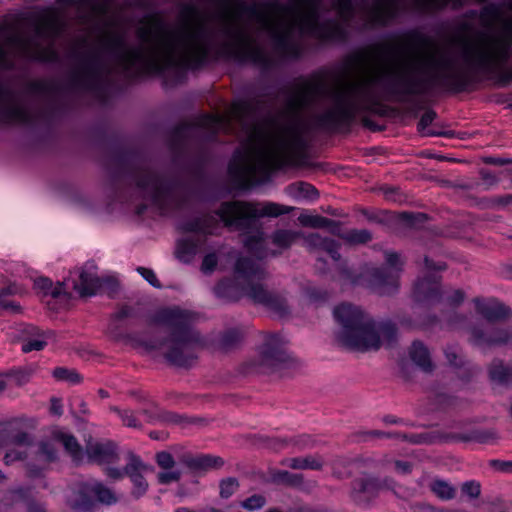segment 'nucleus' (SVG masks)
<instances>
[{"mask_svg":"<svg viewBox=\"0 0 512 512\" xmlns=\"http://www.w3.org/2000/svg\"><path fill=\"white\" fill-rule=\"evenodd\" d=\"M439 51L435 41L411 34L368 45L351 59L354 75L344 74L334 81V105L322 119L333 123L351 121L360 108L362 91L385 76L396 78L394 91L404 96L423 95L435 86L455 93L466 90L468 77L453 70L452 62L439 56Z\"/></svg>","mask_w":512,"mask_h":512,"instance_id":"obj_1","label":"nucleus"},{"mask_svg":"<svg viewBox=\"0 0 512 512\" xmlns=\"http://www.w3.org/2000/svg\"><path fill=\"white\" fill-rule=\"evenodd\" d=\"M180 24V50L176 54L173 33L164 27L161 17L158 14L143 17L136 30L143 45L123 51L117 57V64L124 71H129L141 63L143 72H161L170 67H199L210 54L209 46L200 38L206 24L204 14L194 5H186L180 11Z\"/></svg>","mask_w":512,"mask_h":512,"instance_id":"obj_2","label":"nucleus"},{"mask_svg":"<svg viewBox=\"0 0 512 512\" xmlns=\"http://www.w3.org/2000/svg\"><path fill=\"white\" fill-rule=\"evenodd\" d=\"M483 27L493 28L501 24L504 34H480L472 41L467 37H458L455 42L463 48V56L467 62L489 71H500L501 80L505 83L512 80V70L504 69L502 66L511 57L512 47V17L503 19L501 10L494 4L483 7L479 15Z\"/></svg>","mask_w":512,"mask_h":512,"instance_id":"obj_3","label":"nucleus"},{"mask_svg":"<svg viewBox=\"0 0 512 512\" xmlns=\"http://www.w3.org/2000/svg\"><path fill=\"white\" fill-rule=\"evenodd\" d=\"M107 178L114 188L129 189L159 208L178 203V182L150 162H111Z\"/></svg>","mask_w":512,"mask_h":512,"instance_id":"obj_4","label":"nucleus"},{"mask_svg":"<svg viewBox=\"0 0 512 512\" xmlns=\"http://www.w3.org/2000/svg\"><path fill=\"white\" fill-rule=\"evenodd\" d=\"M267 273L258 261L240 257L234 266L233 278L221 280L214 288L217 297L237 301L243 297L263 306L279 317L290 314V305L282 292L270 289L264 280Z\"/></svg>","mask_w":512,"mask_h":512,"instance_id":"obj_5","label":"nucleus"},{"mask_svg":"<svg viewBox=\"0 0 512 512\" xmlns=\"http://www.w3.org/2000/svg\"><path fill=\"white\" fill-rule=\"evenodd\" d=\"M197 315L179 307L165 308L155 315V322L169 330L165 340H139L147 351H159L172 365L188 367L197 358V351L204 346L201 335L193 328Z\"/></svg>","mask_w":512,"mask_h":512,"instance_id":"obj_6","label":"nucleus"},{"mask_svg":"<svg viewBox=\"0 0 512 512\" xmlns=\"http://www.w3.org/2000/svg\"><path fill=\"white\" fill-rule=\"evenodd\" d=\"M334 317L340 329L338 341L359 351L378 350L390 345L396 338V328L389 322H375L361 308L343 303L334 309Z\"/></svg>","mask_w":512,"mask_h":512,"instance_id":"obj_7","label":"nucleus"},{"mask_svg":"<svg viewBox=\"0 0 512 512\" xmlns=\"http://www.w3.org/2000/svg\"><path fill=\"white\" fill-rule=\"evenodd\" d=\"M304 148L301 131L296 125H281L269 116L253 124L246 139L251 160H287Z\"/></svg>","mask_w":512,"mask_h":512,"instance_id":"obj_8","label":"nucleus"},{"mask_svg":"<svg viewBox=\"0 0 512 512\" xmlns=\"http://www.w3.org/2000/svg\"><path fill=\"white\" fill-rule=\"evenodd\" d=\"M291 210L292 207L273 202H265L259 205L244 202H225L215 215L196 217L185 224V229L194 233L211 234L218 222L223 221L228 227L246 230L252 226L257 217H277L287 214Z\"/></svg>","mask_w":512,"mask_h":512,"instance_id":"obj_9","label":"nucleus"},{"mask_svg":"<svg viewBox=\"0 0 512 512\" xmlns=\"http://www.w3.org/2000/svg\"><path fill=\"white\" fill-rule=\"evenodd\" d=\"M229 175L239 188L269 180L278 171H307L347 175L346 167L333 162H229Z\"/></svg>","mask_w":512,"mask_h":512,"instance_id":"obj_10","label":"nucleus"},{"mask_svg":"<svg viewBox=\"0 0 512 512\" xmlns=\"http://www.w3.org/2000/svg\"><path fill=\"white\" fill-rule=\"evenodd\" d=\"M385 261L386 266L366 265L362 272L357 274L349 267L347 261L340 257L338 261H335L337 275L333 276V279L341 285L366 284L380 295H391L398 289L402 262L399 254L395 252H386Z\"/></svg>","mask_w":512,"mask_h":512,"instance_id":"obj_11","label":"nucleus"},{"mask_svg":"<svg viewBox=\"0 0 512 512\" xmlns=\"http://www.w3.org/2000/svg\"><path fill=\"white\" fill-rule=\"evenodd\" d=\"M254 112V106L250 101L239 100L232 102L223 113H207L198 116L191 123H181L175 127L172 138L178 140L190 135L195 129L203 128L212 133L223 131L231 133L232 121L241 122Z\"/></svg>","mask_w":512,"mask_h":512,"instance_id":"obj_12","label":"nucleus"},{"mask_svg":"<svg viewBox=\"0 0 512 512\" xmlns=\"http://www.w3.org/2000/svg\"><path fill=\"white\" fill-rule=\"evenodd\" d=\"M298 361L288 350V341L277 333H264L256 355L249 361L250 368L268 374L297 366Z\"/></svg>","mask_w":512,"mask_h":512,"instance_id":"obj_13","label":"nucleus"},{"mask_svg":"<svg viewBox=\"0 0 512 512\" xmlns=\"http://www.w3.org/2000/svg\"><path fill=\"white\" fill-rule=\"evenodd\" d=\"M323 0H293L288 6L287 21L291 30L297 26L301 29L321 30L323 38H334L341 36L343 30L336 22H325L319 24L320 5Z\"/></svg>","mask_w":512,"mask_h":512,"instance_id":"obj_14","label":"nucleus"},{"mask_svg":"<svg viewBox=\"0 0 512 512\" xmlns=\"http://www.w3.org/2000/svg\"><path fill=\"white\" fill-rule=\"evenodd\" d=\"M290 92L291 97L286 102L284 114L294 116L325 95L327 85L323 77L315 76L309 80L294 83Z\"/></svg>","mask_w":512,"mask_h":512,"instance_id":"obj_15","label":"nucleus"},{"mask_svg":"<svg viewBox=\"0 0 512 512\" xmlns=\"http://www.w3.org/2000/svg\"><path fill=\"white\" fill-rule=\"evenodd\" d=\"M225 34L232 38V42L226 43L225 48L237 59L250 60L256 64H266L268 57L256 44L255 40L243 29L226 30Z\"/></svg>","mask_w":512,"mask_h":512,"instance_id":"obj_16","label":"nucleus"},{"mask_svg":"<svg viewBox=\"0 0 512 512\" xmlns=\"http://www.w3.org/2000/svg\"><path fill=\"white\" fill-rule=\"evenodd\" d=\"M108 72V67L100 55L95 51H89L82 55L81 64L73 72L72 80L77 85L94 90L102 83Z\"/></svg>","mask_w":512,"mask_h":512,"instance_id":"obj_17","label":"nucleus"},{"mask_svg":"<svg viewBox=\"0 0 512 512\" xmlns=\"http://www.w3.org/2000/svg\"><path fill=\"white\" fill-rule=\"evenodd\" d=\"M469 341L479 348L508 346L512 348V328L505 326H473Z\"/></svg>","mask_w":512,"mask_h":512,"instance_id":"obj_18","label":"nucleus"},{"mask_svg":"<svg viewBox=\"0 0 512 512\" xmlns=\"http://www.w3.org/2000/svg\"><path fill=\"white\" fill-rule=\"evenodd\" d=\"M395 483L390 478L379 479L365 475L352 482L350 496L359 505H367L383 489H392Z\"/></svg>","mask_w":512,"mask_h":512,"instance_id":"obj_19","label":"nucleus"},{"mask_svg":"<svg viewBox=\"0 0 512 512\" xmlns=\"http://www.w3.org/2000/svg\"><path fill=\"white\" fill-rule=\"evenodd\" d=\"M8 42L16 47L25 58L48 63L57 62L59 59L58 52L52 44L42 46L37 42L18 35L10 37Z\"/></svg>","mask_w":512,"mask_h":512,"instance_id":"obj_20","label":"nucleus"},{"mask_svg":"<svg viewBox=\"0 0 512 512\" xmlns=\"http://www.w3.org/2000/svg\"><path fill=\"white\" fill-rule=\"evenodd\" d=\"M399 12L396 0H376L363 8L364 20L370 26H386Z\"/></svg>","mask_w":512,"mask_h":512,"instance_id":"obj_21","label":"nucleus"},{"mask_svg":"<svg viewBox=\"0 0 512 512\" xmlns=\"http://www.w3.org/2000/svg\"><path fill=\"white\" fill-rule=\"evenodd\" d=\"M153 468L145 464L138 456L131 454L125 465V474L133 484L132 495L136 498L143 496L149 487L145 474L151 473Z\"/></svg>","mask_w":512,"mask_h":512,"instance_id":"obj_22","label":"nucleus"},{"mask_svg":"<svg viewBox=\"0 0 512 512\" xmlns=\"http://www.w3.org/2000/svg\"><path fill=\"white\" fill-rule=\"evenodd\" d=\"M91 479L78 482L67 499V506L72 512H93L95 500Z\"/></svg>","mask_w":512,"mask_h":512,"instance_id":"obj_23","label":"nucleus"},{"mask_svg":"<svg viewBox=\"0 0 512 512\" xmlns=\"http://www.w3.org/2000/svg\"><path fill=\"white\" fill-rule=\"evenodd\" d=\"M86 454L90 461L97 464H114L119 461L116 445L108 440L89 441L86 445Z\"/></svg>","mask_w":512,"mask_h":512,"instance_id":"obj_24","label":"nucleus"},{"mask_svg":"<svg viewBox=\"0 0 512 512\" xmlns=\"http://www.w3.org/2000/svg\"><path fill=\"white\" fill-rule=\"evenodd\" d=\"M105 281L98 277L93 264H86L79 272L78 281H73V289L80 296H92L100 290Z\"/></svg>","mask_w":512,"mask_h":512,"instance_id":"obj_25","label":"nucleus"},{"mask_svg":"<svg viewBox=\"0 0 512 512\" xmlns=\"http://www.w3.org/2000/svg\"><path fill=\"white\" fill-rule=\"evenodd\" d=\"M476 312L489 322L507 319L511 311L496 299H475Z\"/></svg>","mask_w":512,"mask_h":512,"instance_id":"obj_26","label":"nucleus"},{"mask_svg":"<svg viewBox=\"0 0 512 512\" xmlns=\"http://www.w3.org/2000/svg\"><path fill=\"white\" fill-rule=\"evenodd\" d=\"M440 295L438 279L433 274L418 279L414 285L413 296L417 302L433 303L438 301Z\"/></svg>","mask_w":512,"mask_h":512,"instance_id":"obj_27","label":"nucleus"},{"mask_svg":"<svg viewBox=\"0 0 512 512\" xmlns=\"http://www.w3.org/2000/svg\"><path fill=\"white\" fill-rule=\"evenodd\" d=\"M353 465L358 469H375L380 465V462L372 458H363L352 461L345 457H336L331 463L333 475L339 479L348 478L352 475L351 466Z\"/></svg>","mask_w":512,"mask_h":512,"instance_id":"obj_28","label":"nucleus"},{"mask_svg":"<svg viewBox=\"0 0 512 512\" xmlns=\"http://www.w3.org/2000/svg\"><path fill=\"white\" fill-rule=\"evenodd\" d=\"M303 245L309 251H324L330 255L334 261H338L340 254L338 252L339 244L328 237H324L319 233H303Z\"/></svg>","mask_w":512,"mask_h":512,"instance_id":"obj_29","label":"nucleus"},{"mask_svg":"<svg viewBox=\"0 0 512 512\" xmlns=\"http://www.w3.org/2000/svg\"><path fill=\"white\" fill-rule=\"evenodd\" d=\"M51 336V332H42L37 327L31 325L26 326L23 330L22 351L28 353L44 349Z\"/></svg>","mask_w":512,"mask_h":512,"instance_id":"obj_30","label":"nucleus"},{"mask_svg":"<svg viewBox=\"0 0 512 512\" xmlns=\"http://www.w3.org/2000/svg\"><path fill=\"white\" fill-rule=\"evenodd\" d=\"M281 465L294 470H316L319 471L324 466V459L319 454H310L300 457L285 458Z\"/></svg>","mask_w":512,"mask_h":512,"instance_id":"obj_31","label":"nucleus"},{"mask_svg":"<svg viewBox=\"0 0 512 512\" xmlns=\"http://www.w3.org/2000/svg\"><path fill=\"white\" fill-rule=\"evenodd\" d=\"M0 114V120L9 124H27L32 121L31 113L26 108L14 103L3 105Z\"/></svg>","mask_w":512,"mask_h":512,"instance_id":"obj_32","label":"nucleus"},{"mask_svg":"<svg viewBox=\"0 0 512 512\" xmlns=\"http://www.w3.org/2000/svg\"><path fill=\"white\" fill-rule=\"evenodd\" d=\"M182 463L193 471H207L221 467L224 461L221 457L212 455H184Z\"/></svg>","mask_w":512,"mask_h":512,"instance_id":"obj_33","label":"nucleus"},{"mask_svg":"<svg viewBox=\"0 0 512 512\" xmlns=\"http://www.w3.org/2000/svg\"><path fill=\"white\" fill-rule=\"evenodd\" d=\"M411 361L425 372H431L434 364L428 347L421 341H414L409 348Z\"/></svg>","mask_w":512,"mask_h":512,"instance_id":"obj_34","label":"nucleus"},{"mask_svg":"<svg viewBox=\"0 0 512 512\" xmlns=\"http://www.w3.org/2000/svg\"><path fill=\"white\" fill-rule=\"evenodd\" d=\"M98 45L110 52H117L125 47V36L120 31L104 29L96 36Z\"/></svg>","mask_w":512,"mask_h":512,"instance_id":"obj_35","label":"nucleus"},{"mask_svg":"<svg viewBox=\"0 0 512 512\" xmlns=\"http://www.w3.org/2000/svg\"><path fill=\"white\" fill-rule=\"evenodd\" d=\"M443 442H479L487 443L490 433L481 430H470L463 433H442L440 436Z\"/></svg>","mask_w":512,"mask_h":512,"instance_id":"obj_36","label":"nucleus"},{"mask_svg":"<svg viewBox=\"0 0 512 512\" xmlns=\"http://www.w3.org/2000/svg\"><path fill=\"white\" fill-rule=\"evenodd\" d=\"M314 446L313 440L309 436H298L291 439H271L269 440L268 447L272 450L279 451L284 448L293 447L298 451L312 448Z\"/></svg>","mask_w":512,"mask_h":512,"instance_id":"obj_37","label":"nucleus"},{"mask_svg":"<svg viewBox=\"0 0 512 512\" xmlns=\"http://www.w3.org/2000/svg\"><path fill=\"white\" fill-rule=\"evenodd\" d=\"M488 372L493 381L501 384L512 382V362L506 363L501 359H494L489 365Z\"/></svg>","mask_w":512,"mask_h":512,"instance_id":"obj_38","label":"nucleus"},{"mask_svg":"<svg viewBox=\"0 0 512 512\" xmlns=\"http://www.w3.org/2000/svg\"><path fill=\"white\" fill-rule=\"evenodd\" d=\"M200 244V236H190L179 241L176 251L178 259L189 263L198 253Z\"/></svg>","mask_w":512,"mask_h":512,"instance_id":"obj_39","label":"nucleus"},{"mask_svg":"<svg viewBox=\"0 0 512 512\" xmlns=\"http://www.w3.org/2000/svg\"><path fill=\"white\" fill-rule=\"evenodd\" d=\"M91 485H92V492L94 495L95 505L97 503L103 504V505H113L118 502L119 497L116 494V492L106 486L104 483H102L99 480L91 479Z\"/></svg>","mask_w":512,"mask_h":512,"instance_id":"obj_40","label":"nucleus"},{"mask_svg":"<svg viewBox=\"0 0 512 512\" xmlns=\"http://www.w3.org/2000/svg\"><path fill=\"white\" fill-rule=\"evenodd\" d=\"M430 490L441 500L448 501L456 496V488L442 479H434L429 484Z\"/></svg>","mask_w":512,"mask_h":512,"instance_id":"obj_41","label":"nucleus"},{"mask_svg":"<svg viewBox=\"0 0 512 512\" xmlns=\"http://www.w3.org/2000/svg\"><path fill=\"white\" fill-rule=\"evenodd\" d=\"M59 28V22L56 14L49 11L38 18L35 23V32L42 35L47 32H56Z\"/></svg>","mask_w":512,"mask_h":512,"instance_id":"obj_42","label":"nucleus"},{"mask_svg":"<svg viewBox=\"0 0 512 512\" xmlns=\"http://www.w3.org/2000/svg\"><path fill=\"white\" fill-rule=\"evenodd\" d=\"M298 238H303L302 232L288 229H279L273 233L272 242L281 248H288Z\"/></svg>","mask_w":512,"mask_h":512,"instance_id":"obj_43","label":"nucleus"},{"mask_svg":"<svg viewBox=\"0 0 512 512\" xmlns=\"http://www.w3.org/2000/svg\"><path fill=\"white\" fill-rule=\"evenodd\" d=\"M35 287L44 292L45 295H51L53 298L64 297L67 299V292L64 290V283L58 282L56 286L48 278H38L35 280Z\"/></svg>","mask_w":512,"mask_h":512,"instance_id":"obj_44","label":"nucleus"},{"mask_svg":"<svg viewBox=\"0 0 512 512\" xmlns=\"http://www.w3.org/2000/svg\"><path fill=\"white\" fill-rule=\"evenodd\" d=\"M229 255L231 257H235V252L230 250L226 251L224 247H219L216 251L207 253L202 261L201 271L205 274L212 273L217 264L219 256Z\"/></svg>","mask_w":512,"mask_h":512,"instance_id":"obj_45","label":"nucleus"},{"mask_svg":"<svg viewBox=\"0 0 512 512\" xmlns=\"http://www.w3.org/2000/svg\"><path fill=\"white\" fill-rule=\"evenodd\" d=\"M299 222L305 226L310 228H334L337 226V223L334 220L329 218L320 216V215H308L302 214L298 217Z\"/></svg>","mask_w":512,"mask_h":512,"instance_id":"obj_46","label":"nucleus"},{"mask_svg":"<svg viewBox=\"0 0 512 512\" xmlns=\"http://www.w3.org/2000/svg\"><path fill=\"white\" fill-rule=\"evenodd\" d=\"M219 17L223 26L225 27V31L242 27L240 25L241 17L238 15L229 1L227 5L220 11Z\"/></svg>","mask_w":512,"mask_h":512,"instance_id":"obj_47","label":"nucleus"},{"mask_svg":"<svg viewBox=\"0 0 512 512\" xmlns=\"http://www.w3.org/2000/svg\"><path fill=\"white\" fill-rule=\"evenodd\" d=\"M341 238L353 245L365 244L372 240V234L367 229H351L341 235Z\"/></svg>","mask_w":512,"mask_h":512,"instance_id":"obj_48","label":"nucleus"},{"mask_svg":"<svg viewBox=\"0 0 512 512\" xmlns=\"http://www.w3.org/2000/svg\"><path fill=\"white\" fill-rule=\"evenodd\" d=\"M333 9L340 20L345 23L350 22L354 18L355 9L352 0H334Z\"/></svg>","mask_w":512,"mask_h":512,"instance_id":"obj_49","label":"nucleus"},{"mask_svg":"<svg viewBox=\"0 0 512 512\" xmlns=\"http://www.w3.org/2000/svg\"><path fill=\"white\" fill-rule=\"evenodd\" d=\"M56 437L74 460H79L81 458L80 446L73 435L61 432L57 434Z\"/></svg>","mask_w":512,"mask_h":512,"instance_id":"obj_50","label":"nucleus"},{"mask_svg":"<svg viewBox=\"0 0 512 512\" xmlns=\"http://www.w3.org/2000/svg\"><path fill=\"white\" fill-rule=\"evenodd\" d=\"M33 444V437L24 431L11 432L5 442L6 446H17L26 449Z\"/></svg>","mask_w":512,"mask_h":512,"instance_id":"obj_51","label":"nucleus"},{"mask_svg":"<svg viewBox=\"0 0 512 512\" xmlns=\"http://www.w3.org/2000/svg\"><path fill=\"white\" fill-rule=\"evenodd\" d=\"M243 338V332L238 328L225 331L220 337V345L224 349H230L239 343Z\"/></svg>","mask_w":512,"mask_h":512,"instance_id":"obj_52","label":"nucleus"},{"mask_svg":"<svg viewBox=\"0 0 512 512\" xmlns=\"http://www.w3.org/2000/svg\"><path fill=\"white\" fill-rule=\"evenodd\" d=\"M110 410L119 415V417L121 418V420L125 426L131 427V428H140L141 427V423L136 418L133 411H131L129 409L122 410L117 406H111Z\"/></svg>","mask_w":512,"mask_h":512,"instance_id":"obj_53","label":"nucleus"},{"mask_svg":"<svg viewBox=\"0 0 512 512\" xmlns=\"http://www.w3.org/2000/svg\"><path fill=\"white\" fill-rule=\"evenodd\" d=\"M53 376L58 380L67 381L71 384H77L82 381V376L76 370L63 367L54 369Z\"/></svg>","mask_w":512,"mask_h":512,"instance_id":"obj_54","label":"nucleus"},{"mask_svg":"<svg viewBox=\"0 0 512 512\" xmlns=\"http://www.w3.org/2000/svg\"><path fill=\"white\" fill-rule=\"evenodd\" d=\"M273 480L283 484L300 485L303 483V476L301 474L290 473L283 470L274 473Z\"/></svg>","mask_w":512,"mask_h":512,"instance_id":"obj_55","label":"nucleus"},{"mask_svg":"<svg viewBox=\"0 0 512 512\" xmlns=\"http://www.w3.org/2000/svg\"><path fill=\"white\" fill-rule=\"evenodd\" d=\"M26 490L23 488H19L13 491H10L5 497L0 501V512H7L14 502L21 500L25 497Z\"/></svg>","mask_w":512,"mask_h":512,"instance_id":"obj_56","label":"nucleus"},{"mask_svg":"<svg viewBox=\"0 0 512 512\" xmlns=\"http://www.w3.org/2000/svg\"><path fill=\"white\" fill-rule=\"evenodd\" d=\"M448 363L456 368L464 364V357L457 345H448L444 350Z\"/></svg>","mask_w":512,"mask_h":512,"instance_id":"obj_57","label":"nucleus"},{"mask_svg":"<svg viewBox=\"0 0 512 512\" xmlns=\"http://www.w3.org/2000/svg\"><path fill=\"white\" fill-rule=\"evenodd\" d=\"M19 292L18 287L15 284H10L5 288L0 289V308L11 309L12 311H19V306L14 302H9L3 298L8 295H15Z\"/></svg>","mask_w":512,"mask_h":512,"instance_id":"obj_58","label":"nucleus"},{"mask_svg":"<svg viewBox=\"0 0 512 512\" xmlns=\"http://www.w3.org/2000/svg\"><path fill=\"white\" fill-rule=\"evenodd\" d=\"M267 503L265 496L254 494L247 499L243 500L240 505L247 511H256L262 509Z\"/></svg>","mask_w":512,"mask_h":512,"instance_id":"obj_59","label":"nucleus"},{"mask_svg":"<svg viewBox=\"0 0 512 512\" xmlns=\"http://www.w3.org/2000/svg\"><path fill=\"white\" fill-rule=\"evenodd\" d=\"M220 497L223 499H228L231 497L239 488V482L234 477H229L221 480L220 482Z\"/></svg>","mask_w":512,"mask_h":512,"instance_id":"obj_60","label":"nucleus"},{"mask_svg":"<svg viewBox=\"0 0 512 512\" xmlns=\"http://www.w3.org/2000/svg\"><path fill=\"white\" fill-rule=\"evenodd\" d=\"M26 456L27 453L24 448H10L4 456V461L6 464H12L16 461L24 460Z\"/></svg>","mask_w":512,"mask_h":512,"instance_id":"obj_61","label":"nucleus"},{"mask_svg":"<svg viewBox=\"0 0 512 512\" xmlns=\"http://www.w3.org/2000/svg\"><path fill=\"white\" fill-rule=\"evenodd\" d=\"M461 491L471 499L478 498L481 492L480 484L476 481L464 482Z\"/></svg>","mask_w":512,"mask_h":512,"instance_id":"obj_62","label":"nucleus"},{"mask_svg":"<svg viewBox=\"0 0 512 512\" xmlns=\"http://www.w3.org/2000/svg\"><path fill=\"white\" fill-rule=\"evenodd\" d=\"M156 462L164 470L172 469L175 465L173 456L166 451H161L156 454Z\"/></svg>","mask_w":512,"mask_h":512,"instance_id":"obj_63","label":"nucleus"},{"mask_svg":"<svg viewBox=\"0 0 512 512\" xmlns=\"http://www.w3.org/2000/svg\"><path fill=\"white\" fill-rule=\"evenodd\" d=\"M38 454L40 460L45 462L53 461L56 458L55 449L49 443H41L39 445Z\"/></svg>","mask_w":512,"mask_h":512,"instance_id":"obj_64","label":"nucleus"}]
</instances>
